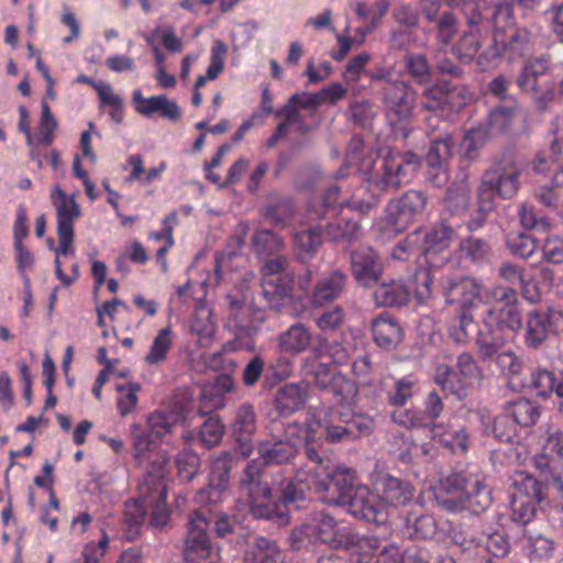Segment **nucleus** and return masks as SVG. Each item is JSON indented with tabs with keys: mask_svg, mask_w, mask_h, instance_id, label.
<instances>
[{
	"mask_svg": "<svg viewBox=\"0 0 563 563\" xmlns=\"http://www.w3.org/2000/svg\"><path fill=\"white\" fill-rule=\"evenodd\" d=\"M471 199V185L468 176L463 174L459 176L453 184L448 188L444 205L446 210L453 214L464 212L470 206Z\"/></svg>",
	"mask_w": 563,
	"mask_h": 563,
	"instance_id": "a19ab883",
	"label": "nucleus"
},
{
	"mask_svg": "<svg viewBox=\"0 0 563 563\" xmlns=\"http://www.w3.org/2000/svg\"><path fill=\"white\" fill-rule=\"evenodd\" d=\"M151 465L144 471V481L139 486V498L125 503L122 519L124 536L129 541L135 540L143 527L146 510L151 509L150 525L163 528L169 520L167 506V457L163 453H154Z\"/></svg>",
	"mask_w": 563,
	"mask_h": 563,
	"instance_id": "f257e3e1",
	"label": "nucleus"
},
{
	"mask_svg": "<svg viewBox=\"0 0 563 563\" xmlns=\"http://www.w3.org/2000/svg\"><path fill=\"white\" fill-rule=\"evenodd\" d=\"M559 384L552 372L540 369L531 373L530 386L536 390L537 395L541 397H548L552 393H555Z\"/></svg>",
	"mask_w": 563,
	"mask_h": 563,
	"instance_id": "774afa93",
	"label": "nucleus"
},
{
	"mask_svg": "<svg viewBox=\"0 0 563 563\" xmlns=\"http://www.w3.org/2000/svg\"><path fill=\"white\" fill-rule=\"evenodd\" d=\"M374 488L383 506H405L415 495V487L409 482L389 474L378 475Z\"/></svg>",
	"mask_w": 563,
	"mask_h": 563,
	"instance_id": "bb28decb",
	"label": "nucleus"
},
{
	"mask_svg": "<svg viewBox=\"0 0 563 563\" xmlns=\"http://www.w3.org/2000/svg\"><path fill=\"white\" fill-rule=\"evenodd\" d=\"M324 228L321 223L297 231L294 234L295 254L298 261L307 263L323 243Z\"/></svg>",
	"mask_w": 563,
	"mask_h": 563,
	"instance_id": "473e14b6",
	"label": "nucleus"
},
{
	"mask_svg": "<svg viewBox=\"0 0 563 563\" xmlns=\"http://www.w3.org/2000/svg\"><path fill=\"white\" fill-rule=\"evenodd\" d=\"M525 550L532 560H548L554 553L553 540L529 530L525 531Z\"/></svg>",
	"mask_w": 563,
	"mask_h": 563,
	"instance_id": "4d7b16f0",
	"label": "nucleus"
},
{
	"mask_svg": "<svg viewBox=\"0 0 563 563\" xmlns=\"http://www.w3.org/2000/svg\"><path fill=\"white\" fill-rule=\"evenodd\" d=\"M311 472V468L297 470L280 493L279 501L284 506L305 500L309 492H313L328 504L344 505L360 485L356 471L346 466H336L332 471L316 474Z\"/></svg>",
	"mask_w": 563,
	"mask_h": 563,
	"instance_id": "f03ea898",
	"label": "nucleus"
},
{
	"mask_svg": "<svg viewBox=\"0 0 563 563\" xmlns=\"http://www.w3.org/2000/svg\"><path fill=\"white\" fill-rule=\"evenodd\" d=\"M440 427L433 429L434 437L440 438V442L450 449L453 453H465L467 451L468 437L464 429H452L444 432Z\"/></svg>",
	"mask_w": 563,
	"mask_h": 563,
	"instance_id": "69168bd1",
	"label": "nucleus"
},
{
	"mask_svg": "<svg viewBox=\"0 0 563 563\" xmlns=\"http://www.w3.org/2000/svg\"><path fill=\"white\" fill-rule=\"evenodd\" d=\"M97 93L101 104L110 108L109 115L111 120L121 124L124 119V104L121 96L113 92L111 85L98 86Z\"/></svg>",
	"mask_w": 563,
	"mask_h": 563,
	"instance_id": "052dcab7",
	"label": "nucleus"
},
{
	"mask_svg": "<svg viewBox=\"0 0 563 563\" xmlns=\"http://www.w3.org/2000/svg\"><path fill=\"white\" fill-rule=\"evenodd\" d=\"M318 430L317 438L320 440L324 437L330 442H341L352 440L351 433L347 431L346 420L343 419L341 412H330V418L323 421H316Z\"/></svg>",
	"mask_w": 563,
	"mask_h": 563,
	"instance_id": "a18cd8bd",
	"label": "nucleus"
},
{
	"mask_svg": "<svg viewBox=\"0 0 563 563\" xmlns=\"http://www.w3.org/2000/svg\"><path fill=\"white\" fill-rule=\"evenodd\" d=\"M421 165L420 157L412 152L389 153L382 159L367 179L369 195L367 198L354 194L351 200L344 201L346 207L362 214L368 213L380 200V194L396 190L409 183Z\"/></svg>",
	"mask_w": 563,
	"mask_h": 563,
	"instance_id": "20e7f679",
	"label": "nucleus"
},
{
	"mask_svg": "<svg viewBox=\"0 0 563 563\" xmlns=\"http://www.w3.org/2000/svg\"><path fill=\"white\" fill-rule=\"evenodd\" d=\"M132 100L135 111L145 118H151L154 113H159L162 118L172 122H177L181 118L179 106L165 95L145 98L142 91L136 89L133 91Z\"/></svg>",
	"mask_w": 563,
	"mask_h": 563,
	"instance_id": "7c9ffc66",
	"label": "nucleus"
},
{
	"mask_svg": "<svg viewBox=\"0 0 563 563\" xmlns=\"http://www.w3.org/2000/svg\"><path fill=\"white\" fill-rule=\"evenodd\" d=\"M506 246L512 255L529 258L538 249V243L530 234L519 231L507 234Z\"/></svg>",
	"mask_w": 563,
	"mask_h": 563,
	"instance_id": "bf43d9fd",
	"label": "nucleus"
},
{
	"mask_svg": "<svg viewBox=\"0 0 563 563\" xmlns=\"http://www.w3.org/2000/svg\"><path fill=\"white\" fill-rule=\"evenodd\" d=\"M187 413L186 405L173 411L156 410L147 417L148 431L144 430L140 424L131 426V434L133 438L134 460L136 464L146 471V466L151 465V457L154 453H163L166 457V452L157 450V442L153 439L163 438L169 433L173 427ZM169 459H167L168 461Z\"/></svg>",
	"mask_w": 563,
	"mask_h": 563,
	"instance_id": "6e6552de",
	"label": "nucleus"
},
{
	"mask_svg": "<svg viewBox=\"0 0 563 563\" xmlns=\"http://www.w3.org/2000/svg\"><path fill=\"white\" fill-rule=\"evenodd\" d=\"M231 428L236 451L242 457H249L254 450L253 437L257 430V416L251 404L244 402L238 407Z\"/></svg>",
	"mask_w": 563,
	"mask_h": 563,
	"instance_id": "5701e85b",
	"label": "nucleus"
},
{
	"mask_svg": "<svg viewBox=\"0 0 563 563\" xmlns=\"http://www.w3.org/2000/svg\"><path fill=\"white\" fill-rule=\"evenodd\" d=\"M311 334L301 323L291 325L279 336L282 352H305L310 347Z\"/></svg>",
	"mask_w": 563,
	"mask_h": 563,
	"instance_id": "09e8293b",
	"label": "nucleus"
},
{
	"mask_svg": "<svg viewBox=\"0 0 563 563\" xmlns=\"http://www.w3.org/2000/svg\"><path fill=\"white\" fill-rule=\"evenodd\" d=\"M378 498L367 486L358 485L343 506H346L347 511L357 519L380 522L384 520V506Z\"/></svg>",
	"mask_w": 563,
	"mask_h": 563,
	"instance_id": "393cba45",
	"label": "nucleus"
},
{
	"mask_svg": "<svg viewBox=\"0 0 563 563\" xmlns=\"http://www.w3.org/2000/svg\"><path fill=\"white\" fill-rule=\"evenodd\" d=\"M460 260L472 264H483L492 256V246L487 240L468 236L461 240L459 245Z\"/></svg>",
	"mask_w": 563,
	"mask_h": 563,
	"instance_id": "49530a36",
	"label": "nucleus"
},
{
	"mask_svg": "<svg viewBox=\"0 0 563 563\" xmlns=\"http://www.w3.org/2000/svg\"><path fill=\"white\" fill-rule=\"evenodd\" d=\"M295 206L288 198H276L268 201L261 210L264 220L275 228H287L295 216Z\"/></svg>",
	"mask_w": 563,
	"mask_h": 563,
	"instance_id": "ea45409f",
	"label": "nucleus"
},
{
	"mask_svg": "<svg viewBox=\"0 0 563 563\" xmlns=\"http://www.w3.org/2000/svg\"><path fill=\"white\" fill-rule=\"evenodd\" d=\"M408 522H412L416 536L423 539L442 541L451 531L450 520L431 515H421L415 519L408 518Z\"/></svg>",
	"mask_w": 563,
	"mask_h": 563,
	"instance_id": "58836bf2",
	"label": "nucleus"
},
{
	"mask_svg": "<svg viewBox=\"0 0 563 563\" xmlns=\"http://www.w3.org/2000/svg\"><path fill=\"white\" fill-rule=\"evenodd\" d=\"M306 375L311 376L312 380L322 389H331L335 394L342 391L352 393L350 382L338 374L332 364V354H310L303 363Z\"/></svg>",
	"mask_w": 563,
	"mask_h": 563,
	"instance_id": "6ab92c4d",
	"label": "nucleus"
},
{
	"mask_svg": "<svg viewBox=\"0 0 563 563\" xmlns=\"http://www.w3.org/2000/svg\"><path fill=\"white\" fill-rule=\"evenodd\" d=\"M233 388V379L230 375L216 376L214 380L202 387L200 395L199 413L208 415L225 406V395Z\"/></svg>",
	"mask_w": 563,
	"mask_h": 563,
	"instance_id": "2f4dec72",
	"label": "nucleus"
},
{
	"mask_svg": "<svg viewBox=\"0 0 563 563\" xmlns=\"http://www.w3.org/2000/svg\"><path fill=\"white\" fill-rule=\"evenodd\" d=\"M374 301L382 307H404L411 298V289L404 279L382 283L375 289Z\"/></svg>",
	"mask_w": 563,
	"mask_h": 563,
	"instance_id": "f704fd0d",
	"label": "nucleus"
},
{
	"mask_svg": "<svg viewBox=\"0 0 563 563\" xmlns=\"http://www.w3.org/2000/svg\"><path fill=\"white\" fill-rule=\"evenodd\" d=\"M351 272L355 282L365 288L376 285L384 273L378 253L371 246H360L350 254Z\"/></svg>",
	"mask_w": 563,
	"mask_h": 563,
	"instance_id": "aec40b11",
	"label": "nucleus"
},
{
	"mask_svg": "<svg viewBox=\"0 0 563 563\" xmlns=\"http://www.w3.org/2000/svg\"><path fill=\"white\" fill-rule=\"evenodd\" d=\"M394 453L402 463H413L419 457V445L408 435L398 434L393 440Z\"/></svg>",
	"mask_w": 563,
	"mask_h": 563,
	"instance_id": "338daca9",
	"label": "nucleus"
},
{
	"mask_svg": "<svg viewBox=\"0 0 563 563\" xmlns=\"http://www.w3.org/2000/svg\"><path fill=\"white\" fill-rule=\"evenodd\" d=\"M209 521L203 510L195 511L187 525L184 540V559L187 563H200L212 554V547L207 533Z\"/></svg>",
	"mask_w": 563,
	"mask_h": 563,
	"instance_id": "a211bd4d",
	"label": "nucleus"
},
{
	"mask_svg": "<svg viewBox=\"0 0 563 563\" xmlns=\"http://www.w3.org/2000/svg\"><path fill=\"white\" fill-rule=\"evenodd\" d=\"M295 274L286 256L268 258L262 266L261 288L268 307L280 310L292 299Z\"/></svg>",
	"mask_w": 563,
	"mask_h": 563,
	"instance_id": "9d476101",
	"label": "nucleus"
},
{
	"mask_svg": "<svg viewBox=\"0 0 563 563\" xmlns=\"http://www.w3.org/2000/svg\"><path fill=\"white\" fill-rule=\"evenodd\" d=\"M494 34L496 43L501 45L510 62L526 56L532 49V34L526 26L508 25L505 31H496Z\"/></svg>",
	"mask_w": 563,
	"mask_h": 563,
	"instance_id": "c85d7f7f",
	"label": "nucleus"
},
{
	"mask_svg": "<svg viewBox=\"0 0 563 563\" xmlns=\"http://www.w3.org/2000/svg\"><path fill=\"white\" fill-rule=\"evenodd\" d=\"M191 333L197 336L199 347L208 349L214 336V323L211 320V311L199 308L190 323Z\"/></svg>",
	"mask_w": 563,
	"mask_h": 563,
	"instance_id": "8fccbe9b",
	"label": "nucleus"
},
{
	"mask_svg": "<svg viewBox=\"0 0 563 563\" xmlns=\"http://www.w3.org/2000/svg\"><path fill=\"white\" fill-rule=\"evenodd\" d=\"M508 412L516 424L530 427L538 421L540 407L528 399L519 398L511 404Z\"/></svg>",
	"mask_w": 563,
	"mask_h": 563,
	"instance_id": "13d9d810",
	"label": "nucleus"
},
{
	"mask_svg": "<svg viewBox=\"0 0 563 563\" xmlns=\"http://www.w3.org/2000/svg\"><path fill=\"white\" fill-rule=\"evenodd\" d=\"M324 228V235L331 242L352 241L357 238L360 224L341 212L340 216L331 217L327 223H321Z\"/></svg>",
	"mask_w": 563,
	"mask_h": 563,
	"instance_id": "37998d69",
	"label": "nucleus"
},
{
	"mask_svg": "<svg viewBox=\"0 0 563 563\" xmlns=\"http://www.w3.org/2000/svg\"><path fill=\"white\" fill-rule=\"evenodd\" d=\"M276 118H284L282 122L275 129V132L266 141V146L273 148L276 146L279 140L284 139L290 128L294 125L296 132L299 134H306L316 129L317 124L307 121V115L299 112L297 108L288 99L287 103L275 112Z\"/></svg>",
	"mask_w": 563,
	"mask_h": 563,
	"instance_id": "c756f323",
	"label": "nucleus"
},
{
	"mask_svg": "<svg viewBox=\"0 0 563 563\" xmlns=\"http://www.w3.org/2000/svg\"><path fill=\"white\" fill-rule=\"evenodd\" d=\"M373 339L377 346L385 350L395 349L402 339V330L397 321L383 312L372 321Z\"/></svg>",
	"mask_w": 563,
	"mask_h": 563,
	"instance_id": "c9c22d12",
	"label": "nucleus"
},
{
	"mask_svg": "<svg viewBox=\"0 0 563 563\" xmlns=\"http://www.w3.org/2000/svg\"><path fill=\"white\" fill-rule=\"evenodd\" d=\"M306 401L305 390L296 384H287L277 394V409L283 415L299 410Z\"/></svg>",
	"mask_w": 563,
	"mask_h": 563,
	"instance_id": "864d4df0",
	"label": "nucleus"
},
{
	"mask_svg": "<svg viewBox=\"0 0 563 563\" xmlns=\"http://www.w3.org/2000/svg\"><path fill=\"white\" fill-rule=\"evenodd\" d=\"M482 31H463L457 42L453 45V52L463 63H471L482 47Z\"/></svg>",
	"mask_w": 563,
	"mask_h": 563,
	"instance_id": "3c124183",
	"label": "nucleus"
},
{
	"mask_svg": "<svg viewBox=\"0 0 563 563\" xmlns=\"http://www.w3.org/2000/svg\"><path fill=\"white\" fill-rule=\"evenodd\" d=\"M489 132L485 124H478L466 131L461 142V150L467 159L473 161L478 156L479 150L488 140Z\"/></svg>",
	"mask_w": 563,
	"mask_h": 563,
	"instance_id": "6e6d98bb",
	"label": "nucleus"
},
{
	"mask_svg": "<svg viewBox=\"0 0 563 563\" xmlns=\"http://www.w3.org/2000/svg\"><path fill=\"white\" fill-rule=\"evenodd\" d=\"M454 236V230L445 222L434 224L424 235L423 254L432 267H441L450 257L449 247Z\"/></svg>",
	"mask_w": 563,
	"mask_h": 563,
	"instance_id": "4be33fe9",
	"label": "nucleus"
},
{
	"mask_svg": "<svg viewBox=\"0 0 563 563\" xmlns=\"http://www.w3.org/2000/svg\"><path fill=\"white\" fill-rule=\"evenodd\" d=\"M467 100V89L448 80H439L437 84L424 88L421 93V107L427 111H459Z\"/></svg>",
	"mask_w": 563,
	"mask_h": 563,
	"instance_id": "dca6fc26",
	"label": "nucleus"
},
{
	"mask_svg": "<svg viewBox=\"0 0 563 563\" xmlns=\"http://www.w3.org/2000/svg\"><path fill=\"white\" fill-rule=\"evenodd\" d=\"M380 79V100L387 117L396 122L408 120L416 106V91L402 79Z\"/></svg>",
	"mask_w": 563,
	"mask_h": 563,
	"instance_id": "ddd939ff",
	"label": "nucleus"
},
{
	"mask_svg": "<svg viewBox=\"0 0 563 563\" xmlns=\"http://www.w3.org/2000/svg\"><path fill=\"white\" fill-rule=\"evenodd\" d=\"M555 336L550 318L547 313L531 311L528 316L526 344L529 349H540L542 344Z\"/></svg>",
	"mask_w": 563,
	"mask_h": 563,
	"instance_id": "e433bc0d",
	"label": "nucleus"
},
{
	"mask_svg": "<svg viewBox=\"0 0 563 563\" xmlns=\"http://www.w3.org/2000/svg\"><path fill=\"white\" fill-rule=\"evenodd\" d=\"M432 24L434 38L442 46L450 45L457 35L460 23L457 16L452 11H443L441 18Z\"/></svg>",
	"mask_w": 563,
	"mask_h": 563,
	"instance_id": "5fc2aeb1",
	"label": "nucleus"
},
{
	"mask_svg": "<svg viewBox=\"0 0 563 563\" xmlns=\"http://www.w3.org/2000/svg\"><path fill=\"white\" fill-rule=\"evenodd\" d=\"M53 206L57 214L58 249H54L55 255L74 254V222L81 214L80 207L74 196H67L59 186H55L51 194Z\"/></svg>",
	"mask_w": 563,
	"mask_h": 563,
	"instance_id": "4468645a",
	"label": "nucleus"
},
{
	"mask_svg": "<svg viewBox=\"0 0 563 563\" xmlns=\"http://www.w3.org/2000/svg\"><path fill=\"white\" fill-rule=\"evenodd\" d=\"M246 563H284V554L275 541L255 538L245 556Z\"/></svg>",
	"mask_w": 563,
	"mask_h": 563,
	"instance_id": "c03bdc74",
	"label": "nucleus"
},
{
	"mask_svg": "<svg viewBox=\"0 0 563 563\" xmlns=\"http://www.w3.org/2000/svg\"><path fill=\"white\" fill-rule=\"evenodd\" d=\"M379 545L377 537L361 536L350 527L340 549L349 551L355 558L356 563H369Z\"/></svg>",
	"mask_w": 563,
	"mask_h": 563,
	"instance_id": "72a5a7b5",
	"label": "nucleus"
},
{
	"mask_svg": "<svg viewBox=\"0 0 563 563\" xmlns=\"http://www.w3.org/2000/svg\"><path fill=\"white\" fill-rule=\"evenodd\" d=\"M482 285L472 277H463L450 282L446 288V296L450 301L461 305L462 310L467 313H478L485 303L481 298Z\"/></svg>",
	"mask_w": 563,
	"mask_h": 563,
	"instance_id": "cd10ccee",
	"label": "nucleus"
},
{
	"mask_svg": "<svg viewBox=\"0 0 563 563\" xmlns=\"http://www.w3.org/2000/svg\"><path fill=\"white\" fill-rule=\"evenodd\" d=\"M347 275L336 268L322 275L307 297L310 305L321 308L338 300L345 290Z\"/></svg>",
	"mask_w": 563,
	"mask_h": 563,
	"instance_id": "b1692460",
	"label": "nucleus"
},
{
	"mask_svg": "<svg viewBox=\"0 0 563 563\" xmlns=\"http://www.w3.org/2000/svg\"><path fill=\"white\" fill-rule=\"evenodd\" d=\"M475 319H481L478 313L460 312V321L457 327L450 328V338L459 344L465 343L471 334H477L482 329L477 328Z\"/></svg>",
	"mask_w": 563,
	"mask_h": 563,
	"instance_id": "0e129e2a",
	"label": "nucleus"
},
{
	"mask_svg": "<svg viewBox=\"0 0 563 563\" xmlns=\"http://www.w3.org/2000/svg\"><path fill=\"white\" fill-rule=\"evenodd\" d=\"M350 525L339 521L327 510L314 511L308 522L292 530L290 543L292 549L300 550L317 543L340 549Z\"/></svg>",
	"mask_w": 563,
	"mask_h": 563,
	"instance_id": "1a4fd4ad",
	"label": "nucleus"
},
{
	"mask_svg": "<svg viewBox=\"0 0 563 563\" xmlns=\"http://www.w3.org/2000/svg\"><path fill=\"white\" fill-rule=\"evenodd\" d=\"M518 112V100L516 98H509V103L497 106L490 110L485 125H487L492 132H504L512 124Z\"/></svg>",
	"mask_w": 563,
	"mask_h": 563,
	"instance_id": "de8ad7c7",
	"label": "nucleus"
},
{
	"mask_svg": "<svg viewBox=\"0 0 563 563\" xmlns=\"http://www.w3.org/2000/svg\"><path fill=\"white\" fill-rule=\"evenodd\" d=\"M511 517L521 525L529 523L537 515L538 505L552 492H549L544 483L534 478L527 472H516L511 477Z\"/></svg>",
	"mask_w": 563,
	"mask_h": 563,
	"instance_id": "9b49d317",
	"label": "nucleus"
},
{
	"mask_svg": "<svg viewBox=\"0 0 563 563\" xmlns=\"http://www.w3.org/2000/svg\"><path fill=\"white\" fill-rule=\"evenodd\" d=\"M265 465L261 459L247 462L240 477V487L249 496L250 511L256 519H267L279 526L289 523V506L273 501L272 488L265 479Z\"/></svg>",
	"mask_w": 563,
	"mask_h": 563,
	"instance_id": "0eeeda50",
	"label": "nucleus"
},
{
	"mask_svg": "<svg viewBox=\"0 0 563 563\" xmlns=\"http://www.w3.org/2000/svg\"><path fill=\"white\" fill-rule=\"evenodd\" d=\"M438 505L450 512L468 510L478 515L492 505V490L477 475L455 473L434 488Z\"/></svg>",
	"mask_w": 563,
	"mask_h": 563,
	"instance_id": "423d86ee",
	"label": "nucleus"
},
{
	"mask_svg": "<svg viewBox=\"0 0 563 563\" xmlns=\"http://www.w3.org/2000/svg\"><path fill=\"white\" fill-rule=\"evenodd\" d=\"M258 454L266 465L284 464L289 462L297 453L296 444L289 440H266L258 443Z\"/></svg>",
	"mask_w": 563,
	"mask_h": 563,
	"instance_id": "4c0bfd02",
	"label": "nucleus"
},
{
	"mask_svg": "<svg viewBox=\"0 0 563 563\" xmlns=\"http://www.w3.org/2000/svg\"><path fill=\"white\" fill-rule=\"evenodd\" d=\"M493 305H484L478 312L484 329L478 332V345L484 352H497L504 345V328L518 330L522 323L517 307V292L509 287L496 286L492 290Z\"/></svg>",
	"mask_w": 563,
	"mask_h": 563,
	"instance_id": "39448f33",
	"label": "nucleus"
},
{
	"mask_svg": "<svg viewBox=\"0 0 563 563\" xmlns=\"http://www.w3.org/2000/svg\"><path fill=\"white\" fill-rule=\"evenodd\" d=\"M253 252L262 257L272 256V258L282 256L285 249V241L278 233L268 229L256 230L251 238Z\"/></svg>",
	"mask_w": 563,
	"mask_h": 563,
	"instance_id": "79ce46f5",
	"label": "nucleus"
},
{
	"mask_svg": "<svg viewBox=\"0 0 563 563\" xmlns=\"http://www.w3.org/2000/svg\"><path fill=\"white\" fill-rule=\"evenodd\" d=\"M466 378H460L457 373L448 367L440 365L437 368L435 383L441 386L442 390L448 395H453L461 400L466 397Z\"/></svg>",
	"mask_w": 563,
	"mask_h": 563,
	"instance_id": "603ef678",
	"label": "nucleus"
},
{
	"mask_svg": "<svg viewBox=\"0 0 563 563\" xmlns=\"http://www.w3.org/2000/svg\"><path fill=\"white\" fill-rule=\"evenodd\" d=\"M533 466L547 489L563 496V432L548 426L542 451L533 457Z\"/></svg>",
	"mask_w": 563,
	"mask_h": 563,
	"instance_id": "f8f14e48",
	"label": "nucleus"
},
{
	"mask_svg": "<svg viewBox=\"0 0 563 563\" xmlns=\"http://www.w3.org/2000/svg\"><path fill=\"white\" fill-rule=\"evenodd\" d=\"M518 217L521 225L527 230L547 232L550 229V220L541 216L536 207L528 202H522L519 207Z\"/></svg>",
	"mask_w": 563,
	"mask_h": 563,
	"instance_id": "e2e57ef3",
	"label": "nucleus"
},
{
	"mask_svg": "<svg viewBox=\"0 0 563 563\" xmlns=\"http://www.w3.org/2000/svg\"><path fill=\"white\" fill-rule=\"evenodd\" d=\"M346 93V89L341 84H332L323 87L319 92H301L289 97L290 102L299 112L307 115V121L312 123L316 112L321 103H334L342 99Z\"/></svg>",
	"mask_w": 563,
	"mask_h": 563,
	"instance_id": "a878e982",
	"label": "nucleus"
},
{
	"mask_svg": "<svg viewBox=\"0 0 563 563\" xmlns=\"http://www.w3.org/2000/svg\"><path fill=\"white\" fill-rule=\"evenodd\" d=\"M453 146V139L448 132L440 134L430 142L426 155L429 167L428 180L437 187L443 186L449 179L446 164L452 157Z\"/></svg>",
	"mask_w": 563,
	"mask_h": 563,
	"instance_id": "412c9836",
	"label": "nucleus"
},
{
	"mask_svg": "<svg viewBox=\"0 0 563 563\" xmlns=\"http://www.w3.org/2000/svg\"><path fill=\"white\" fill-rule=\"evenodd\" d=\"M521 172V165L510 152H504L493 158L477 187L478 209L467 223L468 230L476 231L483 227L487 213L494 209L496 197L509 200L517 195Z\"/></svg>",
	"mask_w": 563,
	"mask_h": 563,
	"instance_id": "7ed1b4c3",
	"label": "nucleus"
},
{
	"mask_svg": "<svg viewBox=\"0 0 563 563\" xmlns=\"http://www.w3.org/2000/svg\"><path fill=\"white\" fill-rule=\"evenodd\" d=\"M234 464V454L222 451L211 460L209 484L196 494V501L200 505H216L223 501L228 494L230 472Z\"/></svg>",
	"mask_w": 563,
	"mask_h": 563,
	"instance_id": "2eb2a0df",
	"label": "nucleus"
},
{
	"mask_svg": "<svg viewBox=\"0 0 563 563\" xmlns=\"http://www.w3.org/2000/svg\"><path fill=\"white\" fill-rule=\"evenodd\" d=\"M405 65L417 84L424 85L431 80V68L424 55L409 53L405 56Z\"/></svg>",
	"mask_w": 563,
	"mask_h": 563,
	"instance_id": "680f3d73",
	"label": "nucleus"
},
{
	"mask_svg": "<svg viewBox=\"0 0 563 563\" xmlns=\"http://www.w3.org/2000/svg\"><path fill=\"white\" fill-rule=\"evenodd\" d=\"M427 196L420 190H408L401 197L389 201L386 207L387 222L396 232L404 231L426 209Z\"/></svg>",
	"mask_w": 563,
	"mask_h": 563,
	"instance_id": "f3484780",
	"label": "nucleus"
}]
</instances>
